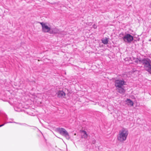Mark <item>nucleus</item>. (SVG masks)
I'll list each match as a JSON object with an SVG mask.
<instances>
[{
  "label": "nucleus",
  "instance_id": "f257e3e1",
  "mask_svg": "<svg viewBox=\"0 0 151 151\" xmlns=\"http://www.w3.org/2000/svg\"><path fill=\"white\" fill-rule=\"evenodd\" d=\"M126 85V82L123 79H117L115 80L114 85L116 90L118 92L121 94L125 92L123 86Z\"/></svg>",
  "mask_w": 151,
  "mask_h": 151
},
{
  "label": "nucleus",
  "instance_id": "f03ea898",
  "mask_svg": "<svg viewBox=\"0 0 151 151\" xmlns=\"http://www.w3.org/2000/svg\"><path fill=\"white\" fill-rule=\"evenodd\" d=\"M129 132L127 129L123 128L119 131L117 136L118 140L121 142H123L126 140Z\"/></svg>",
  "mask_w": 151,
  "mask_h": 151
},
{
  "label": "nucleus",
  "instance_id": "7ed1b4c3",
  "mask_svg": "<svg viewBox=\"0 0 151 151\" xmlns=\"http://www.w3.org/2000/svg\"><path fill=\"white\" fill-rule=\"evenodd\" d=\"M142 64L145 69L149 73H151V60L148 58H144L139 61Z\"/></svg>",
  "mask_w": 151,
  "mask_h": 151
},
{
  "label": "nucleus",
  "instance_id": "20e7f679",
  "mask_svg": "<svg viewBox=\"0 0 151 151\" xmlns=\"http://www.w3.org/2000/svg\"><path fill=\"white\" fill-rule=\"evenodd\" d=\"M119 36L122 38L125 42L130 43L132 42L134 39L133 36L129 34H126L124 35L123 33H121Z\"/></svg>",
  "mask_w": 151,
  "mask_h": 151
},
{
  "label": "nucleus",
  "instance_id": "39448f33",
  "mask_svg": "<svg viewBox=\"0 0 151 151\" xmlns=\"http://www.w3.org/2000/svg\"><path fill=\"white\" fill-rule=\"evenodd\" d=\"M56 129L60 134L65 136L67 139H70L68 132L65 129L63 128H58Z\"/></svg>",
  "mask_w": 151,
  "mask_h": 151
},
{
  "label": "nucleus",
  "instance_id": "423d86ee",
  "mask_svg": "<svg viewBox=\"0 0 151 151\" xmlns=\"http://www.w3.org/2000/svg\"><path fill=\"white\" fill-rule=\"evenodd\" d=\"M42 27V30L45 32H48L50 30V27H48L46 24L43 22L40 23Z\"/></svg>",
  "mask_w": 151,
  "mask_h": 151
},
{
  "label": "nucleus",
  "instance_id": "0eeeda50",
  "mask_svg": "<svg viewBox=\"0 0 151 151\" xmlns=\"http://www.w3.org/2000/svg\"><path fill=\"white\" fill-rule=\"evenodd\" d=\"M57 96L59 98H64L65 96V92L62 91H59L57 93Z\"/></svg>",
  "mask_w": 151,
  "mask_h": 151
},
{
  "label": "nucleus",
  "instance_id": "6e6552de",
  "mask_svg": "<svg viewBox=\"0 0 151 151\" xmlns=\"http://www.w3.org/2000/svg\"><path fill=\"white\" fill-rule=\"evenodd\" d=\"M126 104L130 107L132 106L133 105V102L130 99H127L125 101Z\"/></svg>",
  "mask_w": 151,
  "mask_h": 151
},
{
  "label": "nucleus",
  "instance_id": "1a4fd4ad",
  "mask_svg": "<svg viewBox=\"0 0 151 151\" xmlns=\"http://www.w3.org/2000/svg\"><path fill=\"white\" fill-rule=\"evenodd\" d=\"M102 42L104 45H107L108 43V39L106 37L105 38H103L101 40Z\"/></svg>",
  "mask_w": 151,
  "mask_h": 151
},
{
  "label": "nucleus",
  "instance_id": "9d476101",
  "mask_svg": "<svg viewBox=\"0 0 151 151\" xmlns=\"http://www.w3.org/2000/svg\"><path fill=\"white\" fill-rule=\"evenodd\" d=\"M17 123V124H18L19 125H23V126H28V125H27V124H26L25 123H17V122H8V123Z\"/></svg>",
  "mask_w": 151,
  "mask_h": 151
},
{
  "label": "nucleus",
  "instance_id": "9b49d317",
  "mask_svg": "<svg viewBox=\"0 0 151 151\" xmlns=\"http://www.w3.org/2000/svg\"><path fill=\"white\" fill-rule=\"evenodd\" d=\"M82 132L83 134V136L84 138H87L88 137V134L86 133V131L83 130L82 131Z\"/></svg>",
  "mask_w": 151,
  "mask_h": 151
},
{
  "label": "nucleus",
  "instance_id": "f8f14e48",
  "mask_svg": "<svg viewBox=\"0 0 151 151\" xmlns=\"http://www.w3.org/2000/svg\"><path fill=\"white\" fill-rule=\"evenodd\" d=\"M141 60H139L138 59H137L136 60V61H135V62H136V63H141V62H139V61Z\"/></svg>",
  "mask_w": 151,
  "mask_h": 151
},
{
  "label": "nucleus",
  "instance_id": "ddd939ff",
  "mask_svg": "<svg viewBox=\"0 0 151 151\" xmlns=\"http://www.w3.org/2000/svg\"><path fill=\"white\" fill-rule=\"evenodd\" d=\"M4 124H2L1 125H0V127H1L4 125Z\"/></svg>",
  "mask_w": 151,
  "mask_h": 151
},
{
  "label": "nucleus",
  "instance_id": "4468645a",
  "mask_svg": "<svg viewBox=\"0 0 151 151\" xmlns=\"http://www.w3.org/2000/svg\"><path fill=\"white\" fill-rule=\"evenodd\" d=\"M150 7L151 8V2L150 3Z\"/></svg>",
  "mask_w": 151,
  "mask_h": 151
},
{
  "label": "nucleus",
  "instance_id": "2eb2a0df",
  "mask_svg": "<svg viewBox=\"0 0 151 151\" xmlns=\"http://www.w3.org/2000/svg\"><path fill=\"white\" fill-rule=\"evenodd\" d=\"M93 27H94V28H96V27H95V25H93Z\"/></svg>",
  "mask_w": 151,
  "mask_h": 151
}]
</instances>
